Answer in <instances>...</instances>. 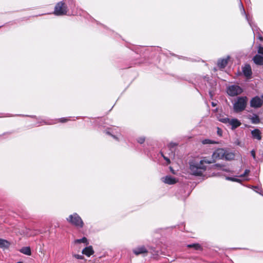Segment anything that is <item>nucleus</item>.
<instances>
[{
  "mask_svg": "<svg viewBox=\"0 0 263 263\" xmlns=\"http://www.w3.org/2000/svg\"><path fill=\"white\" fill-rule=\"evenodd\" d=\"M214 160L212 157L210 160L206 157H204L199 162H192L190 163V169L192 175L195 176H201L206 171V164L214 163Z\"/></svg>",
  "mask_w": 263,
  "mask_h": 263,
  "instance_id": "nucleus-1",
  "label": "nucleus"
},
{
  "mask_svg": "<svg viewBox=\"0 0 263 263\" xmlns=\"http://www.w3.org/2000/svg\"><path fill=\"white\" fill-rule=\"evenodd\" d=\"M67 221L77 228H81L84 226V222L82 218L76 213L69 215V217L67 218Z\"/></svg>",
  "mask_w": 263,
  "mask_h": 263,
  "instance_id": "nucleus-2",
  "label": "nucleus"
},
{
  "mask_svg": "<svg viewBox=\"0 0 263 263\" xmlns=\"http://www.w3.org/2000/svg\"><path fill=\"white\" fill-rule=\"evenodd\" d=\"M248 99L246 97H238L236 102L234 104V110L236 112L243 110L246 106Z\"/></svg>",
  "mask_w": 263,
  "mask_h": 263,
  "instance_id": "nucleus-3",
  "label": "nucleus"
},
{
  "mask_svg": "<svg viewBox=\"0 0 263 263\" xmlns=\"http://www.w3.org/2000/svg\"><path fill=\"white\" fill-rule=\"evenodd\" d=\"M68 8L63 2L58 3L54 8V14L56 15H64L67 14Z\"/></svg>",
  "mask_w": 263,
  "mask_h": 263,
  "instance_id": "nucleus-4",
  "label": "nucleus"
},
{
  "mask_svg": "<svg viewBox=\"0 0 263 263\" xmlns=\"http://www.w3.org/2000/svg\"><path fill=\"white\" fill-rule=\"evenodd\" d=\"M219 121L225 124H229L231 126L232 129H235L241 124V122L236 118H222L219 119Z\"/></svg>",
  "mask_w": 263,
  "mask_h": 263,
  "instance_id": "nucleus-5",
  "label": "nucleus"
},
{
  "mask_svg": "<svg viewBox=\"0 0 263 263\" xmlns=\"http://www.w3.org/2000/svg\"><path fill=\"white\" fill-rule=\"evenodd\" d=\"M242 92V88L238 85H231L229 86L227 89V93L228 95L232 97L239 95Z\"/></svg>",
  "mask_w": 263,
  "mask_h": 263,
  "instance_id": "nucleus-6",
  "label": "nucleus"
},
{
  "mask_svg": "<svg viewBox=\"0 0 263 263\" xmlns=\"http://www.w3.org/2000/svg\"><path fill=\"white\" fill-rule=\"evenodd\" d=\"M225 151L223 148H218L216 149L212 154V159L215 162L217 160L224 158Z\"/></svg>",
  "mask_w": 263,
  "mask_h": 263,
  "instance_id": "nucleus-7",
  "label": "nucleus"
},
{
  "mask_svg": "<svg viewBox=\"0 0 263 263\" xmlns=\"http://www.w3.org/2000/svg\"><path fill=\"white\" fill-rule=\"evenodd\" d=\"M262 104L263 100L262 101L258 96L252 98L250 101L251 106L254 108H259L261 106Z\"/></svg>",
  "mask_w": 263,
  "mask_h": 263,
  "instance_id": "nucleus-8",
  "label": "nucleus"
},
{
  "mask_svg": "<svg viewBox=\"0 0 263 263\" xmlns=\"http://www.w3.org/2000/svg\"><path fill=\"white\" fill-rule=\"evenodd\" d=\"M162 181L166 184H174L177 182V180L171 176H166L165 177L162 178Z\"/></svg>",
  "mask_w": 263,
  "mask_h": 263,
  "instance_id": "nucleus-9",
  "label": "nucleus"
},
{
  "mask_svg": "<svg viewBox=\"0 0 263 263\" xmlns=\"http://www.w3.org/2000/svg\"><path fill=\"white\" fill-rule=\"evenodd\" d=\"M133 252L136 255H139L140 254H146L147 253V251L146 249L143 247H139L137 248H135L133 250Z\"/></svg>",
  "mask_w": 263,
  "mask_h": 263,
  "instance_id": "nucleus-10",
  "label": "nucleus"
},
{
  "mask_svg": "<svg viewBox=\"0 0 263 263\" xmlns=\"http://www.w3.org/2000/svg\"><path fill=\"white\" fill-rule=\"evenodd\" d=\"M243 73L247 78L251 77L252 73L251 66L249 65H246L243 68Z\"/></svg>",
  "mask_w": 263,
  "mask_h": 263,
  "instance_id": "nucleus-11",
  "label": "nucleus"
},
{
  "mask_svg": "<svg viewBox=\"0 0 263 263\" xmlns=\"http://www.w3.org/2000/svg\"><path fill=\"white\" fill-rule=\"evenodd\" d=\"M252 137L258 140L261 139V132L258 129H255L251 132Z\"/></svg>",
  "mask_w": 263,
  "mask_h": 263,
  "instance_id": "nucleus-12",
  "label": "nucleus"
},
{
  "mask_svg": "<svg viewBox=\"0 0 263 263\" xmlns=\"http://www.w3.org/2000/svg\"><path fill=\"white\" fill-rule=\"evenodd\" d=\"M11 243L6 239L0 238V248L5 249L9 248Z\"/></svg>",
  "mask_w": 263,
  "mask_h": 263,
  "instance_id": "nucleus-13",
  "label": "nucleus"
},
{
  "mask_svg": "<svg viewBox=\"0 0 263 263\" xmlns=\"http://www.w3.org/2000/svg\"><path fill=\"white\" fill-rule=\"evenodd\" d=\"M94 251L91 246L86 247L82 250V253L86 255L88 257H89L90 255H92Z\"/></svg>",
  "mask_w": 263,
  "mask_h": 263,
  "instance_id": "nucleus-14",
  "label": "nucleus"
},
{
  "mask_svg": "<svg viewBox=\"0 0 263 263\" xmlns=\"http://www.w3.org/2000/svg\"><path fill=\"white\" fill-rule=\"evenodd\" d=\"M254 62L259 65H263V57L260 55H256L253 59Z\"/></svg>",
  "mask_w": 263,
  "mask_h": 263,
  "instance_id": "nucleus-15",
  "label": "nucleus"
},
{
  "mask_svg": "<svg viewBox=\"0 0 263 263\" xmlns=\"http://www.w3.org/2000/svg\"><path fill=\"white\" fill-rule=\"evenodd\" d=\"M229 58L219 60L218 62V66L220 68H224L228 64Z\"/></svg>",
  "mask_w": 263,
  "mask_h": 263,
  "instance_id": "nucleus-16",
  "label": "nucleus"
},
{
  "mask_svg": "<svg viewBox=\"0 0 263 263\" xmlns=\"http://www.w3.org/2000/svg\"><path fill=\"white\" fill-rule=\"evenodd\" d=\"M235 155L232 152H229L225 151L224 158L227 160H231L234 159Z\"/></svg>",
  "mask_w": 263,
  "mask_h": 263,
  "instance_id": "nucleus-17",
  "label": "nucleus"
},
{
  "mask_svg": "<svg viewBox=\"0 0 263 263\" xmlns=\"http://www.w3.org/2000/svg\"><path fill=\"white\" fill-rule=\"evenodd\" d=\"M187 247L193 248L195 250H202V248L199 243H192L187 245Z\"/></svg>",
  "mask_w": 263,
  "mask_h": 263,
  "instance_id": "nucleus-18",
  "label": "nucleus"
},
{
  "mask_svg": "<svg viewBox=\"0 0 263 263\" xmlns=\"http://www.w3.org/2000/svg\"><path fill=\"white\" fill-rule=\"evenodd\" d=\"M20 252L25 255H30L31 254V249L29 247H23Z\"/></svg>",
  "mask_w": 263,
  "mask_h": 263,
  "instance_id": "nucleus-19",
  "label": "nucleus"
},
{
  "mask_svg": "<svg viewBox=\"0 0 263 263\" xmlns=\"http://www.w3.org/2000/svg\"><path fill=\"white\" fill-rule=\"evenodd\" d=\"M251 121L254 124H258L260 122L259 117L256 115H253L251 118Z\"/></svg>",
  "mask_w": 263,
  "mask_h": 263,
  "instance_id": "nucleus-20",
  "label": "nucleus"
},
{
  "mask_svg": "<svg viewBox=\"0 0 263 263\" xmlns=\"http://www.w3.org/2000/svg\"><path fill=\"white\" fill-rule=\"evenodd\" d=\"M177 143H174V142H171L168 145V147L169 148L170 150L171 151V154L173 156H174V153L173 152L174 148L177 145Z\"/></svg>",
  "mask_w": 263,
  "mask_h": 263,
  "instance_id": "nucleus-21",
  "label": "nucleus"
},
{
  "mask_svg": "<svg viewBox=\"0 0 263 263\" xmlns=\"http://www.w3.org/2000/svg\"><path fill=\"white\" fill-rule=\"evenodd\" d=\"M75 243H85L87 245L88 243L87 242V239L86 237H84L81 239H78L74 240Z\"/></svg>",
  "mask_w": 263,
  "mask_h": 263,
  "instance_id": "nucleus-22",
  "label": "nucleus"
},
{
  "mask_svg": "<svg viewBox=\"0 0 263 263\" xmlns=\"http://www.w3.org/2000/svg\"><path fill=\"white\" fill-rule=\"evenodd\" d=\"M215 143H216L215 142L212 141L210 139H204V140H202V143L203 144H214Z\"/></svg>",
  "mask_w": 263,
  "mask_h": 263,
  "instance_id": "nucleus-23",
  "label": "nucleus"
},
{
  "mask_svg": "<svg viewBox=\"0 0 263 263\" xmlns=\"http://www.w3.org/2000/svg\"><path fill=\"white\" fill-rule=\"evenodd\" d=\"M239 7H240V9L242 14H245L246 15V18L248 20V15L246 14V12H245V9L243 8L242 4V3L241 2H240V4H239Z\"/></svg>",
  "mask_w": 263,
  "mask_h": 263,
  "instance_id": "nucleus-24",
  "label": "nucleus"
},
{
  "mask_svg": "<svg viewBox=\"0 0 263 263\" xmlns=\"http://www.w3.org/2000/svg\"><path fill=\"white\" fill-rule=\"evenodd\" d=\"M227 179L229 180L232 181H235V182H239L240 181V179L235 178H233V177H227Z\"/></svg>",
  "mask_w": 263,
  "mask_h": 263,
  "instance_id": "nucleus-25",
  "label": "nucleus"
},
{
  "mask_svg": "<svg viewBox=\"0 0 263 263\" xmlns=\"http://www.w3.org/2000/svg\"><path fill=\"white\" fill-rule=\"evenodd\" d=\"M250 171L249 170H246L244 173L240 176L241 177H245L249 174Z\"/></svg>",
  "mask_w": 263,
  "mask_h": 263,
  "instance_id": "nucleus-26",
  "label": "nucleus"
},
{
  "mask_svg": "<svg viewBox=\"0 0 263 263\" xmlns=\"http://www.w3.org/2000/svg\"><path fill=\"white\" fill-rule=\"evenodd\" d=\"M258 53L263 55V47L259 46L258 49Z\"/></svg>",
  "mask_w": 263,
  "mask_h": 263,
  "instance_id": "nucleus-27",
  "label": "nucleus"
},
{
  "mask_svg": "<svg viewBox=\"0 0 263 263\" xmlns=\"http://www.w3.org/2000/svg\"><path fill=\"white\" fill-rule=\"evenodd\" d=\"M144 141H145V138H143V137L139 138L138 140V142L140 144L143 143L144 142Z\"/></svg>",
  "mask_w": 263,
  "mask_h": 263,
  "instance_id": "nucleus-28",
  "label": "nucleus"
},
{
  "mask_svg": "<svg viewBox=\"0 0 263 263\" xmlns=\"http://www.w3.org/2000/svg\"><path fill=\"white\" fill-rule=\"evenodd\" d=\"M74 256L76 258L79 259H82L84 258V257L82 255H81L75 254V255H74Z\"/></svg>",
  "mask_w": 263,
  "mask_h": 263,
  "instance_id": "nucleus-29",
  "label": "nucleus"
},
{
  "mask_svg": "<svg viewBox=\"0 0 263 263\" xmlns=\"http://www.w3.org/2000/svg\"><path fill=\"white\" fill-rule=\"evenodd\" d=\"M251 156L253 157V159L254 160H255L256 159V156H255V152L254 150H252L251 151Z\"/></svg>",
  "mask_w": 263,
  "mask_h": 263,
  "instance_id": "nucleus-30",
  "label": "nucleus"
},
{
  "mask_svg": "<svg viewBox=\"0 0 263 263\" xmlns=\"http://www.w3.org/2000/svg\"><path fill=\"white\" fill-rule=\"evenodd\" d=\"M164 159L167 162L168 164H170L171 163L170 159H168L167 157H164Z\"/></svg>",
  "mask_w": 263,
  "mask_h": 263,
  "instance_id": "nucleus-31",
  "label": "nucleus"
},
{
  "mask_svg": "<svg viewBox=\"0 0 263 263\" xmlns=\"http://www.w3.org/2000/svg\"><path fill=\"white\" fill-rule=\"evenodd\" d=\"M217 133L219 135L221 136L222 135V131L219 128H217Z\"/></svg>",
  "mask_w": 263,
  "mask_h": 263,
  "instance_id": "nucleus-32",
  "label": "nucleus"
},
{
  "mask_svg": "<svg viewBox=\"0 0 263 263\" xmlns=\"http://www.w3.org/2000/svg\"><path fill=\"white\" fill-rule=\"evenodd\" d=\"M67 120H68V119H66V118H62V119H61V122H65L67 121Z\"/></svg>",
  "mask_w": 263,
  "mask_h": 263,
  "instance_id": "nucleus-33",
  "label": "nucleus"
},
{
  "mask_svg": "<svg viewBox=\"0 0 263 263\" xmlns=\"http://www.w3.org/2000/svg\"><path fill=\"white\" fill-rule=\"evenodd\" d=\"M216 104L215 103H214V102H212V105L213 106H216Z\"/></svg>",
  "mask_w": 263,
  "mask_h": 263,
  "instance_id": "nucleus-34",
  "label": "nucleus"
},
{
  "mask_svg": "<svg viewBox=\"0 0 263 263\" xmlns=\"http://www.w3.org/2000/svg\"><path fill=\"white\" fill-rule=\"evenodd\" d=\"M259 39L260 40H263V38L262 36H259L258 37Z\"/></svg>",
  "mask_w": 263,
  "mask_h": 263,
  "instance_id": "nucleus-35",
  "label": "nucleus"
},
{
  "mask_svg": "<svg viewBox=\"0 0 263 263\" xmlns=\"http://www.w3.org/2000/svg\"><path fill=\"white\" fill-rule=\"evenodd\" d=\"M161 156L164 158V157H165L163 153H161Z\"/></svg>",
  "mask_w": 263,
  "mask_h": 263,
  "instance_id": "nucleus-36",
  "label": "nucleus"
},
{
  "mask_svg": "<svg viewBox=\"0 0 263 263\" xmlns=\"http://www.w3.org/2000/svg\"><path fill=\"white\" fill-rule=\"evenodd\" d=\"M215 165H216V166H220V164H216Z\"/></svg>",
  "mask_w": 263,
  "mask_h": 263,
  "instance_id": "nucleus-37",
  "label": "nucleus"
},
{
  "mask_svg": "<svg viewBox=\"0 0 263 263\" xmlns=\"http://www.w3.org/2000/svg\"><path fill=\"white\" fill-rule=\"evenodd\" d=\"M260 194L263 195V191L261 193H260Z\"/></svg>",
  "mask_w": 263,
  "mask_h": 263,
  "instance_id": "nucleus-38",
  "label": "nucleus"
},
{
  "mask_svg": "<svg viewBox=\"0 0 263 263\" xmlns=\"http://www.w3.org/2000/svg\"><path fill=\"white\" fill-rule=\"evenodd\" d=\"M114 138H116V137L115 136H112Z\"/></svg>",
  "mask_w": 263,
  "mask_h": 263,
  "instance_id": "nucleus-39",
  "label": "nucleus"
}]
</instances>
